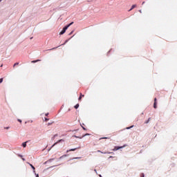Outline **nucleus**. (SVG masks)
Returning a JSON list of instances; mask_svg holds the SVG:
<instances>
[{
    "label": "nucleus",
    "instance_id": "obj_1",
    "mask_svg": "<svg viewBox=\"0 0 177 177\" xmlns=\"http://www.w3.org/2000/svg\"><path fill=\"white\" fill-rule=\"evenodd\" d=\"M73 24H74V22H71V24H69V25H67V26L64 27V28L62 29V31L60 32V35H64V33H65V31L67 30V28H68V27L72 26Z\"/></svg>",
    "mask_w": 177,
    "mask_h": 177
},
{
    "label": "nucleus",
    "instance_id": "obj_2",
    "mask_svg": "<svg viewBox=\"0 0 177 177\" xmlns=\"http://www.w3.org/2000/svg\"><path fill=\"white\" fill-rule=\"evenodd\" d=\"M153 109H157V98H153Z\"/></svg>",
    "mask_w": 177,
    "mask_h": 177
},
{
    "label": "nucleus",
    "instance_id": "obj_3",
    "mask_svg": "<svg viewBox=\"0 0 177 177\" xmlns=\"http://www.w3.org/2000/svg\"><path fill=\"white\" fill-rule=\"evenodd\" d=\"M28 165H30V167H32V169H33V174H35V167L32 165V164L28 163Z\"/></svg>",
    "mask_w": 177,
    "mask_h": 177
},
{
    "label": "nucleus",
    "instance_id": "obj_4",
    "mask_svg": "<svg viewBox=\"0 0 177 177\" xmlns=\"http://www.w3.org/2000/svg\"><path fill=\"white\" fill-rule=\"evenodd\" d=\"M122 147H115V148L113 149V151H118L120 149H122Z\"/></svg>",
    "mask_w": 177,
    "mask_h": 177
},
{
    "label": "nucleus",
    "instance_id": "obj_5",
    "mask_svg": "<svg viewBox=\"0 0 177 177\" xmlns=\"http://www.w3.org/2000/svg\"><path fill=\"white\" fill-rule=\"evenodd\" d=\"M62 141V140H58V141L57 142H55V144H53V146H51V148H53V147H55V145H56V144H58L59 142H61Z\"/></svg>",
    "mask_w": 177,
    "mask_h": 177
},
{
    "label": "nucleus",
    "instance_id": "obj_6",
    "mask_svg": "<svg viewBox=\"0 0 177 177\" xmlns=\"http://www.w3.org/2000/svg\"><path fill=\"white\" fill-rule=\"evenodd\" d=\"M77 149V148L71 149H69V150H67V153L71 152V151H76Z\"/></svg>",
    "mask_w": 177,
    "mask_h": 177
},
{
    "label": "nucleus",
    "instance_id": "obj_7",
    "mask_svg": "<svg viewBox=\"0 0 177 177\" xmlns=\"http://www.w3.org/2000/svg\"><path fill=\"white\" fill-rule=\"evenodd\" d=\"M84 95L83 94L80 93V97L77 98V100L81 101V98L84 97Z\"/></svg>",
    "mask_w": 177,
    "mask_h": 177
},
{
    "label": "nucleus",
    "instance_id": "obj_8",
    "mask_svg": "<svg viewBox=\"0 0 177 177\" xmlns=\"http://www.w3.org/2000/svg\"><path fill=\"white\" fill-rule=\"evenodd\" d=\"M97 152L101 153L102 154L112 153V152H102V151H97Z\"/></svg>",
    "mask_w": 177,
    "mask_h": 177
},
{
    "label": "nucleus",
    "instance_id": "obj_9",
    "mask_svg": "<svg viewBox=\"0 0 177 177\" xmlns=\"http://www.w3.org/2000/svg\"><path fill=\"white\" fill-rule=\"evenodd\" d=\"M135 8H136V5L131 6V9H129V12H131L132 10V9H134Z\"/></svg>",
    "mask_w": 177,
    "mask_h": 177
},
{
    "label": "nucleus",
    "instance_id": "obj_10",
    "mask_svg": "<svg viewBox=\"0 0 177 177\" xmlns=\"http://www.w3.org/2000/svg\"><path fill=\"white\" fill-rule=\"evenodd\" d=\"M77 108H80V104H77L75 106H74V109H77Z\"/></svg>",
    "mask_w": 177,
    "mask_h": 177
},
{
    "label": "nucleus",
    "instance_id": "obj_11",
    "mask_svg": "<svg viewBox=\"0 0 177 177\" xmlns=\"http://www.w3.org/2000/svg\"><path fill=\"white\" fill-rule=\"evenodd\" d=\"M21 145L23 146V147H26V142H23Z\"/></svg>",
    "mask_w": 177,
    "mask_h": 177
},
{
    "label": "nucleus",
    "instance_id": "obj_12",
    "mask_svg": "<svg viewBox=\"0 0 177 177\" xmlns=\"http://www.w3.org/2000/svg\"><path fill=\"white\" fill-rule=\"evenodd\" d=\"M38 62H40V59H37V60H35V61H32V63H37Z\"/></svg>",
    "mask_w": 177,
    "mask_h": 177
},
{
    "label": "nucleus",
    "instance_id": "obj_13",
    "mask_svg": "<svg viewBox=\"0 0 177 177\" xmlns=\"http://www.w3.org/2000/svg\"><path fill=\"white\" fill-rule=\"evenodd\" d=\"M17 65H19V63H18V62H16L15 64H14V66H13V67H15V66H17Z\"/></svg>",
    "mask_w": 177,
    "mask_h": 177
},
{
    "label": "nucleus",
    "instance_id": "obj_14",
    "mask_svg": "<svg viewBox=\"0 0 177 177\" xmlns=\"http://www.w3.org/2000/svg\"><path fill=\"white\" fill-rule=\"evenodd\" d=\"M149 122H150V118H149V120L145 122V124H149Z\"/></svg>",
    "mask_w": 177,
    "mask_h": 177
},
{
    "label": "nucleus",
    "instance_id": "obj_15",
    "mask_svg": "<svg viewBox=\"0 0 177 177\" xmlns=\"http://www.w3.org/2000/svg\"><path fill=\"white\" fill-rule=\"evenodd\" d=\"M104 139H109V138H101L100 140H104Z\"/></svg>",
    "mask_w": 177,
    "mask_h": 177
},
{
    "label": "nucleus",
    "instance_id": "obj_16",
    "mask_svg": "<svg viewBox=\"0 0 177 177\" xmlns=\"http://www.w3.org/2000/svg\"><path fill=\"white\" fill-rule=\"evenodd\" d=\"M3 82V78H0V83Z\"/></svg>",
    "mask_w": 177,
    "mask_h": 177
},
{
    "label": "nucleus",
    "instance_id": "obj_17",
    "mask_svg": "<svg viewBox=\"0 0 177 177\" xmlns=\"http://www.w3.org/2000/svg\"><path fill=\"white\" fill-rule=\"evenodd\" d=\"M89 135H90V134L86 133V134H85V135H83V137L89 136Z\"/></svg>",
    "mask_w": 177,
    "mask_h": 177
},
{
    "label": "nucleus",
    "instance_id": "obj_18",
    "mask_svg": "<svg viewBox=\"0 0 177 177\" xmlns=\"http://www.w3.org/2000/svg\"><path fill=\"white\" fill-rule=\"evenodd\" d=\"M140 177H145V174H141V176H140Z\"/></svg>",
    "mask_w": 177,
    "mask_h": 177
},
{
    "label": "nucleus",
    "instance_id": "obj_19",
    "mask_svg": "<svg viewBox=\"0 0 177 177\" xmlns=\"http://www.w3.org/2000/svg\"><path fill=\"white\" fill-rule=\"evenodd\" d=\"M55 49H56V48H51V49H50V50H55Z\"/></svg>",
    "mask_w": 177,
    "mask_h": 177
},
{
    "label": "nucleus",
    "instance_id": "obj_20",
    "mask_svg": "<svg viewBox=\"0 0 177 177\" xmlns=\"http://www.w3.org/2000/svg\"><path fill=\"white\" fill-rule=\"evenodd\" d=\"M74 138H80V139H81V138H80V137H77V136H74Z\"/></svg>",
    "mask_w": 177,
    "mask_h": 177
},
{
    "label": "nucleus",
    "instance_id": "obj_21",
    "mask_svg": "<svg viewBox=\"0 0 177 177\" xmlns=\"http://www.w3.org/2000/svg\"><path fill=\"white\" fill-rule=\"evenodd\" d=\"M35 177H39V174H35Z\"/></svg>",
    "mask_w": 177,
    "mask_h": 177
},
{
    "label": "nucleus",
    "instance_id": "obj_22",
    "mask_svg": "<svg viewBox=\"0 0 177 177\" xmlns=\"http://www.w3.org/2000/svg\"><path fill=\"white\" fill-rule=\"evenodd\" d=\"M50 125H51V122L48 123V126H50Z\"/></svg>",
    "mask_w": 177,
    "mask_h": 177
},
{
    "label": "nucleus",
    "instance_id": "obj_23",
    "mask_svg": "<svg viewBox=\"0 0 177 177\" xmlns=\"http://www.w3.org/2000/svg\"><path fill=\"white\" fill-rule=\"evenodd\" d=\"M45 120H46V121H48V120H49V119H48V118H46V119H45Z\"/></svg>",
    "mask_w": 177,
    "mask_h": 177
},
{
    "label": "nucleus",
    "instance_id": "obj_24",
    "mask_svg": "<svg viewBox=\"0 0 177 177\" xmlns=\"http://www.w3.org/2000/svg\"><path fill=\"white\" fill-rule=\"evenodd\" d=\"M19 158H21V157H23V156L19 155Z\"/></svg>",
    "mask_w": 177,
    "mask_h": 177
},
{
    "label": "nucleus",
    "instance_id": "obj_25",
    "mask_svg": "<svg viewBox=\"0 0 177 177\" xmlns=\"http://www.w3.org/2000/svg\"><path fill=\"white\" fill-rule=\"evenodd\" d=\"M143 4H145V2L143 1V3H141V5H143Z\"/></svg>",
    "mask_w": 177,
    "mask_h": 177
},
{
    "label": "nucleus",
    "instance_id": "obj_26",
    "mask_svg": "<svg viewBox=\"0 0 177 177\" xmlns=\"http://www.w3.org/2000/svg\"><path fill=\"white\" fill-rule=\"evenodd\" d=\"M78 158H73V159H78Z\"/></svg>",
    "mask_w": 177,
    "mask_h": 177
},
{
    "label": "nucleus",
    "instance_id": "obj_27",
    "mask_svg": "<svg viewBox=\"0 0 177 177\" xmlns=\"http://www.w3.org/2000/svg\"><path fill=\"white\" fill-rule=\"evenodd\" d=\"M83 128V130H86V129H84V127H82Z\"/></svg>",
    "mask_w": 177,
    "mask_h": 177
},
{
    "label": "nucleus",
    "instance_id": "obj_28",
    "mask_svg": "<svg viewBox=\"0 0 177 177\" xmlns=\"http://www.w3.org/2000/svg\"><path fill=\"white\" fill-rule=\"evenodd\" d=\"M18 122H21V120H18Z\"/></svg>",
    "mask_w": 177,
    "mask_h": 177
},
{
    "label": "nucleus",
    "instance_id": "obj_29",
    "mask_svg": "<svg viewBox=\"0 0 177 177\" xmlns=\"http://www.w3.org/2000/svg\"><path fill=\"white\" fill-rule=\"evenodd\" d=\"M131 129V127H127V129Z\"/></svg>",
    "mask_w": 177,
    "mask_h": 177
},
{
    "label": "nucleus",
    "instance_id": "obj_30",
    "mask_svg": "<svg viewBox=\"0 0 177 177\" xmlns=\"http://www.w3.org/2000/svg\"><path fill=\"white\" fill-rule=\"evenodd\" d=\"M138 12H139L140 13H141V10H139V11H138Z\"/></svg>",
    "mask_w": 177,
    "mask_h": 177
},
{
    "label": "nucleus",
    "instance_id": "obj_31",
    "mask_svg": "<svg viewBox=\"0 0 177 177\" xmlns=\"http://www.w3.org/2000/svg\"><path fill=\"white\" fill-rule=\"evenodd\" d=\"M46 116H48V113H46V115H45Z\"/></svg>",
    "mask_w": 177,
    "mask_h": 177
},
{
    "label": "nucleus",
    "instance_id": "obj_32",
    "mask_svg": "<svg viewBox=\"0 0 177 177\" xmlns=\"http://www.w3.org/2000/svg\"><path fill=\"white\" fill-rule=\"evenodd\" d=\"M113 158L112 156H109V158Z\"/></svg>",
    "mask_w": 177,
    "mask_h": 177
},
{
    "label": "nucleus",
    "instance_id": "obj_33",
    "mask_svg": "<svg viewBox=\"0 0 177 177\" xmlns=\"http://www.w3.org/2000/svg\"><path fill=\"white\" fill-rule=\"evenodd\" d=\"M68 41H65V43H67Z\"/></svg>",
    "mask_w": 177,
    "mask_h": 177
},
{
    "label": "nucleus",
    "instance_id": "obj_34",
    "mask_svg": "<svg viewBox=\"0 0 177 177\" xmlns=\"http://www.w3.org/2000/svg\"><path fill=\"white\" fill-rule=\"evenodd\" d=\"M23 161H24V158H22Z\"/></svg>",
    "mask_w": 177,
    "mask_h": 177
},
{
    "label": "nucleus",
    "instance_id": "obj_35",
    "mask_svg": "<svg viewBox=\"0 0 177 177\" xmlns=\"http://www.w3.org/2000/svg\"><path fill=\"white\" fill-rule=\"evenodd\" d=\"M99 177H102V176H101L100 175H99Z\"/></svg>",
    "mask_w": 177,
    "mask_h": 177
}]
</instances>
